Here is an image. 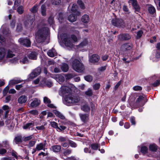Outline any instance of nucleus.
I'll return each instance as SVG.
<instances>
[{
	"label": "nucleus",
	"mask_w": 160,
	"mask_h": 160,
	"mask_svg": "<svg viewBox=\"0 0 160 160\" xmlns=\"http://www.w3.org/2000/svg\"><path fill=\"white\" fill-rule=\"evenodd\" d=\"M48 30V28L44 25L38 26V30L36 33V39L38 43H40L44 41Z\"/></svg>",
	"instance_id": "obj_1"
},
{
	"label": "nucleus",
	"mask_w": 160,
	"mask_h": 160,
	"mask_svg": "<svg viewBox=\"0 0 160 160\" xmlns=\"http://www.w3.org/2000/svg\"><path fill=\"white\" fill-rule=\"evenodd\" d=\"M80 38V35L76 36L74 34H72L70 36L69 35L65 34H63V36H62V38L65 45L70 48L72 47L74 45V43L77 42L78 40Z\"/></svg>",
	"instance_id": "obj_2"
},
{
	"label": "nucleus",
	"mask_w": 160,
	"mask_h": 160,
	"mask_svg": "<svg viewBox=\"0 0 160 160\" xmlns=\"http://www.w3.org/2000/svg\"><path fill=\"white\" fill-rule=\"evenodd\" d=\"M144 98L141 96L139 97L137 99L135 102L134 100V98H130L128 101L129 105L132 108H136L144 105V103L143 102Z\"/></svg>",
	"instance_id": "obj_3"
},
{
	"label": "nucleus",
	"mask_w": 160,
	"mask_h": 160,
	"mask_svg": "<svg viewBox=\"0 0 160 160\" xmlns=\"http://www.w3.org/2000/svg\"><path fill=\"white\" fill-rule=\"evenodd\" d=\"M80 98L78 96L69 94L66 95L64 98V103L68 106H71L73 104L79 102Z\"/></svg>",
	"instance_id": "obj_4"
},
{
	"label": "nucleus",
	"mask_w": 160,
	"mask_h": 160,
	"mask_svg": "<svg viewBox=\"0 0 160 160\" xmlns=\"http://www.w3.org/2000/svg\"><path fill=\"white\" fill-rule=\"evenodd\" d=\"M72 67L73 70L78 72H82L84 70L83 65L77 59H75L72 61Z\"/></svg>",
	"instance_id": "obj_5"
},
{
	"label": "nucleus",
	"mask_w": 160,
	"mask_h": 160,
	"mask_svg": "<svg viewBox=\"0 0 160 160\" xmlns=\"http://www.w3.org/2000/svg\"><path fill=\"white\" fill-rule=\"evenodd\" d=\"M112 23L113 26L117 27L123 28L125 26L124 22L121 19H112Z\"/></svg>",
	"instance_id": "obj_6"
},
{
	"label": "nucleus",
	"mask_w": 160,
	"mask_h": 160,
	"mask_svg": "<svg viewBox=\"0 0 160 160\" xmlns=\"http://www.w3.org/2000/svg\"><path fill=\"white\" fill-rule=\"evenodd\" d=\"M18 42L22 45L27 47H29L31 45V42L29 39L23 38H20L18 40Z\"/></svg>",
	"instance_id": "obj_7"
},
{
	"label": "nucleus",
	"mask_w": 160,
	"mask_h": 160,
	"mask_svg": "<svg viewBox=\"0 0 160 160\" xmlns=\"http://www.w3.org/2000/svg\"><path fill=\"white\" fill-rule=\"evenodd\" d=\"M41 72V69L40 68H38L35 69L29 75V79H32L39 75Z\"/></svg>",
	"instance_id": "obj_8"
},
{
	"label": "nucleus",
	"mask_w": 160,
	"mask_h": 160,
	"mask_svg": "<svg viewBox=\"0 0 160 160\" xmlns=\"http://www.w3.org/2000/svg\"><path fill=\"white\" fill-rule=\"evenodd\" d=\"M70 89L68 87L63 86L60 88L59 91V94L61 95H63L66 93H68Z\"/></svg>",
	"instance_id": "obj_9"
},
{
	"label": "nucleus",
	"mask_w": 160,
	"mask_h": 160,
	"mask_svg": "<svg viewBox=\"0 0 160 160\" xmlns=\"http://www.w3.org/2000/svg\"><path fill=\"white\" fill-rule=\"evenodd\" d=\"M128 2L129 3H131L132 4L135 10V12H139L140 8L136 0H129Z\"/></svg>",
	"instance_id": "obj_10"
},
{
	"label": "nucleus",
	"mask_w": 160,
	"mask_h": 160,
	"mask_svg": "<svg viewBox=\"0 0 160 160\" xmlns=\"http://www.w3.org/2000/svg\"><path fill=\"white\" fill-rule=\"evenodd\" d=\"M118 38L120 40H128L131 38V37L129 34L125 33L119 35Z\"/></svg>",
	"instance_id": "obj_11"
},
{
	"label": "nucleus",
	"mask_w": 160,
	"mask_h": 160,
	"mask_svg": "<svg viewBox=\"0 0 160 160\" xmlns=\"http://www.w3.org/2000/svg\"><path fill=\"white\" fill-rule=\"evenodd\" d=\"M99 59L100 57L98 55L93 54L90 57L89 61L91 62L95 63L98 62Z\"/></svg>",
	"instance_id": "obj_12"
},
{
	"label": "nucleus",
	"mask_w": 160,
	"mask_h": 160,
	"mask_svg": "<svg viewBox=\"0 0 160 160\" xmlns=\"http://www.w3.org/2000/svg\"><path fill=\"white\" fill-rule=\"evenodd\" d=\"M148 12L152 14L153 17H155L156 15V9L155 8L151 5H148Z\"/></svg>",
	"instance_id": "obj_13"
},
{
	"label": "nucleus",
	"mask_w": 160,
	"mask_h": 160,
	"mask_svg": "<svg viewBox=\"0 0 160 160\" xmlns=\"http://www.w3.org/2000/svg\"><path fill=\"white\" fill-rule=\"evenodd\" d=\"M47 144V142L46 140H45L43 142L40 143L37 145L36 148L37 151H40L43 150L45 151V147Z\"/></svg>",
	"instance_id": "obj_14"
},
{
	"label": "nucleus",
	"mask_w": 160,
	"mask_h": 160,
	"mask_svg": "<svg viewBox=\"0 0 160 160\" xmlns=\"http://www.w3.org/2000/svg\"><path fill=\"white\" fill-rule=\"evenodd\" d=\"M18 57L20 59V62L22 63L23 64H25L28 62V58L25 54H20Z\"/></svg>",
	"instance_id": "obj_15"
},
{
	"label": "nucleus",
	"mask_w": 160,
	"mask_h": 160,
	"mask_svg": "<svg viewBox=\"0 0 160 160\" xmlns=\"http://www.w3.org/2000/svg\"><path fill=\"white\" fill-rule=\"evenodd\" d=\"M132 47V44L127 43L123 44L121 46V49L123 51L130 50Z\"/></svg>",
	"instance_id": "obj_16"
},
{
	"label": "nucleus",
	"mask_w": 160,
	"mask_h": 160,
	"mask_svg": "<svg viewBox=\"0 0 160 160\" xmlns=\"http://www.w3.org/2000/svg\"><path fill=\"white\" fill-rule=\"evenodd\" d=\"M34 21V18H32L30 20H26L24 22L25 27L28 28L31 27Z\"/></svg>",
	"instance_id": "obj_17"
},
{
	"label": "nucleus",
	"mask_w": 160,
	"mask_h": 160,
	"mask_svg": "<svg viewBox=\"0 0 160 160\" xmlns=\"http://www.w3.org/2000/svg\"><path fill=\"white\" fill-rule=\"evenodd\" d=\"M80 118L84 123L86 122L88 119V115L87 114H79Z\"/></svg>",
	"instance_id": "obj_18"
},
{
	"label": "nucleus",
	"mask_w": 160,
	"mask_h": 160,
	"mask_svg": "<svg viewBox=\"0 0 160 160\" xmlns=\"http://www.w3.org/2000/svg\"><path fill=\"white\" fill-rule=\"evenodd\" d=\"M40 103V101L37 98H35L30 104V106L32 107H36Z\"/></svg>",
	"instance_id": "obj_19"
},
{
	"label": "nucleus",
	"mask_w": 160,
	"mask_h": 160,
	"mask_svg": "<svg viewBox=\"0 0 160 160\" xmlns=\"http://www.w3.org/2000/svg\"><path fill=\"white\" fill-rule=\"evenodd\" d=\"M34 122L33 121L28 122L23 126V128L25 130L30 129V128L34 126Z\"/></svg>",
	"instance_id": "obj_20"
},
{
	"label": "nucleus",
	"mask_w": 160,
	"mask_h": 160,
	"mask_svg": "<svg viewBox=\"0 0 160 160\" xmlns=\"http://www.w3.org/2000/svg\"><path fill=\"white\" fill-rule=\"evenodd\" d=\"M27 100V97L25 95H22L18 99V102L20 104H22L26 102Z\"/></svg>",
	"instance_id": "obj_21"
},
{
	"label": "nucleus",
	"mask_w": 160,
	"mask_h": 160,
	"mask_svg": "<svg viewBox=\"0 0 160 160\" xmlns=\"http://www.w3.org/2000/svg\"><path fill=\"white\" fill-rule=\"evenodd\" d=\"M51 149L54 152H58L61 151V147L59 145H54L51 147Z\"/></svg>",
	"instance_id": "obj_22"
},
{
	"label": "nucleus",
	"mask_w": 160,
	"mask_h": 160,
	"mask_svg": "<svg viewBox=\"0 0 160 160\" xmlns=\"http://www.w3.org/2000/svg\"><path fill=\"white\" fill-rule=\"evenodd\" d=\"M48 55L51 57H53L57 55V52L55 50L52 48L49 50L47 52Z\"/></svg>",
	"instance_id": "obj_23"
},
{
	"label": "nucleus",
	"mask_w": 160,
	"mask_h": 160,
	"mask_svg": "<svg viewBox=\"0 0 160 160\" xmlns=\"http://www.w3.org/2000/svg\"><path fill=\"white\" fill-rule=\"evenodd\" d=\"M13 141L16 144H18L22 142V136H16L14 139Z\"/></svg>",
	"instance_id": "obj_24"
},
{
	"label": "nucleus",
	"mask_w": 160,
	"mask_h": 160,
	"mask_svg": "<svg viewBox=\"0 0 160 160\" xmlns=\"http://www.w3.org/2000/svg\"><path fill=\"white\" fill-rule=\"evenodd\" d=\"M81 20L83 22L87 23L89 21V16L87 14H85L82 17Z\"/></svg>",
	"instance_id": "obj_25"
},
{
	"label": "nucleus",
	"mask_w": 160,
	"mask_h": 160,
	"mask_svg": "<svg viewBox=\"0 0 160 160\" xmlns=\"http://www.w3.org/2000/svg\"><path fill=\"white\" fill-rule=\"evenodd\" d=\"M81 109L85 112H88L90 110V108L87 104L82 105L81 107Z\"/></svg>",
	"instance_id": "obj_26"
},
{
	"label": "nucleus",
	"mask_w": 160,
	"mask_h": 160,
	"mask_svg": "<svg viewBox=\"0 0 160 160\" xmlns=\"http://www.w3.org/2000/svg\"><path fill=\"white\" fill-rule=\"evenodd\" d=\"M22 81L20 79H14L11 80L9 82V85H13L17 84L22 82Z\"/></svg>",
	"instance_id": "obj_27"
},
{
	"label": "nucleus",
	"mask_w": 160,
	"mask_h": 160,
	"mask_svg": "<svg viewBox=\"0 0 160 160\" xmlns=\"http://www.w3.org/2000/svg\"><path fill=\"white\" fill-rule=\"evenodd\" d=\"M6 51L4 48H0V60H2L5 56Z\"/></svg>",
	"instance_id": "obj_28"
},
{
	"label": "nucleus",
	"mask_w": 160,
	"mask_h": 160,
	"mask_svg": "<svg viewBox=\"0 0 160 160\" xmlns=\"http://www.w3.org/2000/svg\"><path fill=\"white\" fill-rule=\"evenodd\" d=\"M3 146V147L5 148L6 149H9L10 148V146L9 144V142L7 140L3 141L2 143L1 144Z\"/></svg>",
	"instance_id": "obj_29"
},
{
	"label": "nucleus",
	"mask_w": 160,
	"mask_h": 160,
	"mask_svg": "<svg viewBox=\"0 0 160 160\" xmlns=\"http://www.w3.org/2000/svg\"><path fill=\"white\" fill-rule=\"evenodd\" d=\"M28 57L30 59H36L37 58V53L35 52H32L28 55Z\"/></svg>",
	"instance_id": "obj_30"
},
{
	"label": "nucleus",
	"mask_w": 160,
	"mask_h": 160,
	"mask_svg": "<svg viewBox=\"0 0 160 160\" xmlns=\"http://www.w3.org/2000/svg\"><path fill=\"white\" fill-rule=\"evenodd\" d=\"M157 146L155 144H150L149 146V150L152 152H155L157 149Z\"/></svg>",
	"instance_id": "obj_31"
},
{
	"label": "nucleus",
	"mask_w": 160,
	"mask_h": 160,
	"mask_svg": "<svg viewBox=\"0 0 160 160\" xmlns=\"http://www.w3.org/2000/svg\"><path fill=\"white\" fill-rule=\"evenodd\" d=\"M46 7L44 4L42 5L41 7V13L42 16H46Z\"/></svg>",
	"instance_id": "obj_32"
},
{
	"label": "nucleus",
	"mask_w": 160,
	"mask_h": 160,
	"mask_svg": "<svg viewBox=\"0 0 160 160\" xmlns=\"http://www.w3.org/2000/svg\"><path fill=\"white\" fill-rule=\"evenodd\" d=\"M76 19L77 17L73 14L70 15L68 17V20L71 22L76 21Z\"/></svg>",
	"instance_id": "obj_33"
},
{
	"label": "nucleus",
	"mask_w": 160,
	"mask_h": 160,
	"mask_svg": "<svg viewBox=\"0 0 160 160\" xmlns=\"http://www.w3.org/2000/svg\"><path fill=\"white\" fill-rule=\"evenodd\" d=\"M61 68L64 72H67L68 70V66L67 64L63 63L61 66Z\"/></svg>",
	"instance_id": "obj_34"
},
{
	"label": "nucleus",
	"mask_w": 160,
	"mask_h": 160,
	"mask_svg": "<svg viewBox=\"0 0 160 160\" xmlns=\"http://www.w3.org/2000/svg\"><path fill=\"white\" fill-rule=\"evenodd\" d=\"M90 146L92 149L96 150L98 149L100 145L98 143H96L91 144Z\"/></svg>",
	"instance_id": "obj_35"
},
{
	"label": "nucleus",
	"mask_w": 160,
	"mask_h": 160,
	"mask_svg": "<svg viewBox=\"0 0 160 160\" xmlns=\"http://www.w3.org/2000/svg\"><path fill=\"white\" fill-rule=\"evenodd\" d=\"M88 44V41L87 39H84L78 46V48H81L86 46Z\"/></svg>",
	"instance_id": "obj_36"
},
{
	"label": "nucleus",
	"mask_w": 160,
	"mask_h": 160,
	"mask_svg": "<svg viewBox=\"0 0 160 160\" xmlns=\"http://www.w3.org/2000/svg\"><path fill=\"white\" fill-rule=\"evenodd\" d=\"M15 56L13 52L10 50H8L7 52V58H12Z\"/></svg>",
	"instance_id": "obj_37"
},
{
	"label": "nucleus",
	"mask_w": 160,
	"mask_h": 160,
	"mask_svg": "<svg viewBox=\"0 0 160 160\" xmlns=\"http://www.w3.org/2000/svg\"><path fill=\"white\" fill-rule=\"evenodd\" d=\"M148 149L145 146H142L141 147V152L143 154L148 152Z\"/></svg>",
	"instance_id": "obj_38"
},
{
	"label": "nucleus",
	"mask_w": 160,
	"mask_h": 160,
	"mask_svg": "<svg viewBox=\"0 0 160 160\" xmlns=\"http://www.w3.org/2000/svg\"><path fill=\"white\" fill-rule=\"evenodd\" d=\"M38 7L37 5H35L32 8H31L30 10V11L33 13H36L38 10Z\"/></svg>",
	"instance_id": "obj_39"
},
{
	"label": "nucleus",
	"mask_w": 160,
	"mask_h": 160,
	"mask_svg": "<svg viewBox=\"0 0 160 160\" xmlns=\"http://www.w3.org/2000/svg\"><path fill=\"white\" fill-rule=\"evenodd\" d=\"M72 152V150L70 149H65L63 152L64 156H67L70 154Z\"/></svg>",
	"instance_id": "obj_40"
},
{
	"label": "nucleus",
	"mask_w": 160,
	"mask_h": 160,
	"mask_svg": "<svg viewBox=\"0 0 160 160\" xmlns=\"http://www.w3.org/2000/svg\"><path fill=\"white\" fill-rule=\"evenodd\" d=\"M77 3L81 8H82V9H85V7L84 6V5L81 0H78Z\"/></svg>",
	"instance_id": "obj_41"
},
{
	"label": "nucleus",
	"mask_w": 160,
	"mask_h": 160,
	"mask_svg": "<svg viewBox=\"0 0 160 160\" xmlns=\"http://www.w3.org/2000/svg\"><path fill=\"white\" fill-rule=\"evenodd\" d=\"M68 143L71 147L72 148H76L77 147V144L76 143L73 141L70 140H69L68 141Z\"/></svg>",
	"instance_id": "obj_42"
},
{
	"label": "nucleus",
	"mask_w": 160,
	"mask_h": 160,
	"mask_svg": "<svg viewBox=\"0 0 160 160\" xmlns=\"http://www.w3.org/2000/svg\"><path fill=\"white\" fill-rule=\"evenodd\" d=\"M85 79L89 82H91L92 80V76L90 75H87L84 77Z\"/></svg>",
	"instance_id": "obj_43"
},
{
	"label": "nucleus",
	"mask_w": 160,
	"mask_h": 160,
	"mask_svg": "<svg viewBox=\"0 0 160 160\" xmlns=\"http://www.w3.org/2000/svg\"><path fill=\"white\" fill-rule=\"evenodd\" d=\"M50 124L51 126L57 129L59 128V127L58 123L55 122H50Z\"/></svg>",
	"instance_id": "obj_44"
},
{
	"label": "nucleus",
	"mask_w": 160,
	"mask_h": 160,
	"mask_svg": "<svg viewBox=\"0 0 160 160\" xmlns=\"http://www.w3.org/2000/svg\"><path fill=\"white\" fill-rule=\"evenodd\" d=\"M43 102L44 103L48 104L51 102L50 100L47 97H45L43 98Z\"/></svg>",
	"instance_id": "obj_45"
},
{
	"label": "nucleus",
	"mask_w": 160,
	"mask_h": 160,
	"mask_svg": "<svg viewBox=\"0 0 160 160\" xmlns=\"http://www.w3.org/2000/svg\"><path fill=\"white\" fill-rule=\"evenodd\" d=\"M32 136L33 135H31L26 137H24L23 138V140L25 142L29 141L32 139Z\"/></svg>",
	"instance_id": "obj_46"
},
{
	"label": "nucleus",
	"mask_w": 160,
	"mask_h": 160,
	"mask_svg": "<svg viewBox=\"0 0 160 160\" xmlns=\"http://www.w3.org/2000/svg\"><path fill=\"white\" fill-rule=\"evenodd\" d=\"M85 93L86 95L87 96H91L92 95L93 93L92 90L89 88L88 89L87 91H86Z\"/></svg>",
	"instance_id": "obj_47"
},
{
	"label": "nucleus",
	"mask_w": 160,
	"mask_h": 160,
	"mask_svg": "<svg viewBox=\"0 0 160 160\" xmlns=\"http://www.w3.org/2000/svg\"><path fill=\"white\" fill-rule=\"evenodd\" d=\"M17 12L20 14H22L23 12V7L22 6H20L18 8Z\"/></svg>",
	"instance_id": "obj_48"
},
{
	"label": "nucleus",
	"mask_w": 160,
	"mask_h": 160,
	"mask_svg": "<svg viewBox=\"0 0 160 160\" xmlns=\"http://www.w3.org/2000/svg\"><path fill=\"white\" fill-rule=\"evenodd\" d=\"M57 78H58L59 81L61 82L64 81L65 80L64 77L60 75H58L57 76Z\"/></svg>",
	"instance_id": "obj_49"
},
{
	"label": "nucleus",
	"mask_w": 160,
	"mask_h": 160,
	"mask_svg": "<svg viewBox=\"0 0 160 160\" xmlns=\"http://www.w3.org/2000/svg\"><path fill=\"white\" fill-rule=\"evenodd\" d=\"M106 68V66L100 67L98 69V71L99 72H101L104 71Z\"/></svg>",
	"instance_id": "obj_50"
},
{
	"label": "nucleus",
	"mask_w": 160,
	"mask_h": 160,
	"mask_svg": "<svg viewBox=\"0 0 160 160\" xmlns=\"http://www.w3.org/2000/svg\"><path fill=\"white\" fill-rule=\"evenodd\" d=\"M61 2V0H52V3L54 5H58Z\"/></svg>",
	"instance_id": "obj_51"
},
{
	"label": "nucleus",
	"mask_w": 160,
	"mask_h": 160,
	"mask_svg": "<svg viewBox=\"0 0 160 160\" xmlns=\"http://www.w3.org/2000/svg\"><path fill=\"white\" fill-rule=\"evenodd\" d=\"M48 22L49 24H52L54 22V18L52 16H50L48 18Z\"/></svg>",
	"instance_id": "obj_52"
},
{
	"label": "nucleus",
	"mask_w": 160,
	"mask_h": 160,
	"mask_svg": "<svg viewBox=\"0 0 160 160\" xmlns=\"http://www.w3.org/2000/svg\"><path fill=\"white\" fill-rule=\"evenodd\" d=\"M133 89L135 91H140L142 90V88L139 86H136L133 87Z\"/></svg>",
	"instance_id": "obj_53"
},
{
	"label": "nucleus",
	"mask_w": 160,
	"mask_h": 160,
	"mask_svg": "<svg viewBox=\"0 0 160 160\" xmlns=\"http://www.w3.org/2000/svg\"><path fill=\"white\" fill-rule=\"evenodd\" d=\"M143 33V32L141 30L139 31L137 33V38L138 39L140 38L142 36Z\"/></svg>",
	"instance_id": "obj_54"
},
{
	"label": "nucleus",
	"mask_w": 160,
	"mask_h": 160,
	"mask_svg": "<svg viewBox=\"0 0 160 160\" xmlns=\"http://www.w3.org/2000/svg\"><path fill=\"white\" fill-rule=\"evenodd\" d=\"M22 29V24L20 23L17 24V30L18 32L20 31Z\"/></svg>",
	"instance_id": "obj_55"
},
{
	"label": "nucleus",
	"mask_w": 160,
	"mask_h": 160,
	"mask_svg": "<svg viewBox=\"0 0 160 160\" xmlns=\"http://www.w3.org/2000/svg\"><path fill=\"white\" fill-rule=\"evenodd\" d=\"M130 121L132 125H135V118L134 117H131L130 118Z\"/></svg>",
	"instance_id": "obj_56"
},
{
	"label": "nucleus",
	"mask_w": 160,
	"mask_h": 160,
	"mask_svg": "<svg viewBox=\"0 0 160 160\" xmlns=\"http://www.w3.org/2000/svg\"><path fill=\"white\" fill-rule=\"evenodd\" d=\"M78 7L76 4H73L71 8V10L73 12H75L77 10Z\"/></svg>",
	"instance_id": "obj_57"
},
{
	"label": "nucleus",
	"mask_w": 160,
	"mask_h": 160,
	"mask_svg": "<svg viewBox=\"0 0 160 160\" xmlns=\"http://www.w3.org/2000/svg\"><path fill=\"white\" fill-rule=\"evenodd\" d=\"M36 143V141H30L28 144V146L30 148L32 147Z\"/></svg>",
	"instance_id": "obj_58"
},
{
	"label": "nucleus",
	"mask_w": 160,
	"mask_h": 160,
	"mask_svg": "<svg viewBox=\"0 0 160 160\" xmlns=\"http://www.w3.org/2000/svg\"><path fill=\"white\" fill-rule=\"evenodd\" d=\"M29 113L34 115H37L38 114V111L36 110H32L30 111Z\"/></svg>",
	"instance_id": "obj_59"
},
{
	"label": "nucleus",
	"mask_w": 160,
	"mask_h": 160,
	"mask_svg": "<svg viewBox=\"0 0 160 160\" xmlns=\"http://www.w3.org/2000/svg\"><path fill=\"white\" fill-rule=\"evenodd\" d=\"M20 2V1L19 0H16L14 4V6L13 7V9H15L16 7H17Z\"/></svg>",
	"instance_id": "obj_60"
},
{
	"label": "nucleus",
	"mask_w": 160,
	"mask_h": 160,
	"mask_svg": "<svg viewBox=\"0 0 160 160\" xmlns=\"http://www.w3.org/2000/svg\"><path fill=\"white\" fill-rule=\"evenodd\" d=\"M100 86L99 83H96L93 85V88L94 90H98Z\"/></svg>",
	"instance_id": "obj_61"
},
{
	"label": "nucleus",
	"mask_w": 160,
	"mask_h": 160,
	"mask_svg": "<svg viewBox=\"0 0 160 160\" xmlns=\"http://www.w3.org/2000/svg\"><path fill=\"white\" fill-rule=\"evenodd\" d=\"M58 140L59 142H63L66 140V138L65 137H60L58 138Z\"/></svg>",
	"instance_id": "obj_62"
},
{
	"label": "nucleus",
	"mask_w": 160,
	"mask_h": 160,
	"mask_svg": "<svg viewBox=\"0 0 160 160\" xmlns=\"http://www.w3.org/2000/svg\"><path fill=\"white\" fill-rule=\"evenodd\" d=\"M9 87L8 85L3 90V93L4 94H7L9 89Z\"/></svg>",
	"instance_id": "obj_63"
},
{
	"label": "nucleus",
	"mask_w": 160,
	"mask_h": 160,
	"mask_svg": "<svg viewBox=\"0 0 160 160\" xmlns=\"http://www.w3.org/2000/svg\"><path fill=\"white\" fill-rule=\"evenodd\" d=\"M154 2L156 5L158 4V7H157L158 9L160 10V0H154Z\"/></svg>",
	"instance_id": "obj_64"
}]
</instances>
